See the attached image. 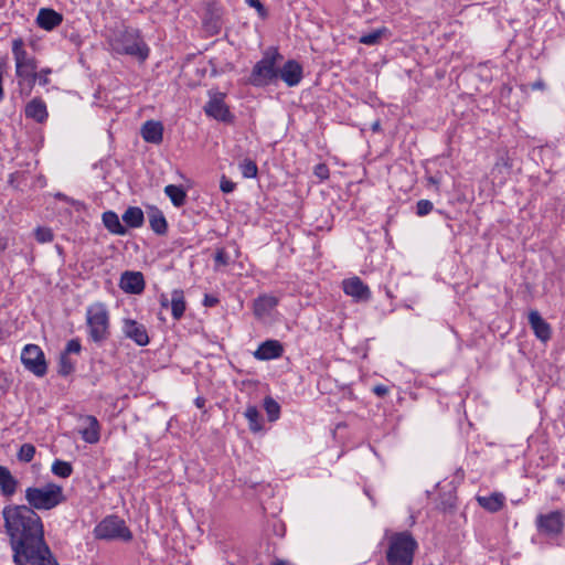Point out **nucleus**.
Here are the masks:
<instances>
[{"instance_id": "obj_1", "label": "nucleus", "mask_w": 565, "mask_h": 565, "mask_svg": "<svg viewBox=\"0 0 565 565\" xmlns=\"http://www.w3.org/2000/svg\"><path fill=\"white\" fill-rule=\"evenodd\" d=\"M15 565H58L44 539L41 516L25 504H9L2 510Z\"/></svg>"}, {"instance_id": "obj_2", "label": "nucleus", "mask_w": 565, "mask_h": 565, "mask_svg": "<svg viewBox=\"0 0 565 565\" xmlns=\"http://www.w3.org/2000/svg\"><path fill=\"white\" fill-rule=\"evenodd\" d=\"M26 508L36 510H52L64 503L66 497L63 493V487L54 482H47L42 487H29L25 489Z\"/></svg>"}, {"instance_id": "obj_3", "label": "nucleus", "mask_w": 565, "mask_h": 565, "mask_svg": "<svg viewBox=\"0 0 565 565\" xmlns=\"http://www.w3.org/2000/svg\"><path fill=\"white\" fill-rule=\"evenodd\" d=\"M282 55L275 46L268 47L262 58L254 65L248 77V84L254 87H265L278 79V64Z\"/></svg>"}, {"instance_id": "obj_4", "label": "nucleus", "mask_w": 565, "mask_h": 565, "mask_svg": "<svg viewBox=\"0 0 565 565\" xmlns=\"http://www.w3.org/2000/svg\"><path fill=\"white\" fill-rule=\"evenodd\" d=\"M418 547L417 541L408 531L393 533L388 537L386 562L388 565H413Z\"/></svg>"}, {"instance_id": "obj_5", "label": "nucleus", "mask_w": 565, "mask_h": 565, "mask_svg": "<svg viewBox=\"0 0 565 565\" xmlns=\"http://www.w3.org/2000/svg\"><path fill=\"white\" fill-rule=\"evenodd\" d=\"M111 45L116 53L132 56L141 63L150 54V47L145 42L141 32L135 28H125L120 31Z\"/></svg>"}, {"instance_id": "obj_6", "label": "nucleus", "mask_w": 565, "mask_h": 565, "mask_svg": "<svg viewBox=\"0 0 565 565\" xmlns=\"http://www.w3.org/2000/svg\"><path fill=\"white\" fill-rule=\"evenodd\" d=\"M24 43L21 38L12 41V53L15 61V73L20 79V84L26 82L31 89L36 82V62L24 50Z\"/></svg>"}, {"instance_id": "obj_7", "label": "nucleus", "mask_w": 565, "mask_h": 565, "mask_svg": "<svg viewBox=\"0 0 565 565\" xmlns=\"http://www.w3.org/2000/svg\"><path fill=\"white\" fill-rule=\"evenodd\" d=\"M86 323L92 341L104 342L109 337V313L104 303L97 302L87 308Z\"/></svg>"}, {"instance_id": "obj_8", "label": "nucleus", "mask_w": 565, "mask_h": 565, "mask_svg": "<svg viewBox=\"0 0 565 565\" xmlns=\"http://www.w3.org/2000/svg\"><path fill=\"white\" fill-rule=\"evenodd\" d=\"M94 536L102 541H121L132 540V533L126 525V522L118 515L105 516L94 529Z\"/></svg>"}, {"instance_id": "obj_9", "label": "nucleus", "mask_w": 565, "mask_h": 565, "mask_svg": "<svg viewBox=\"0 0 565 565\" xmlns=\"http://www.w3.org/2000/svg\"><path fill=\"white\" fill-rule=\"evenodd\" d=\"M535 525L540 533L556 537L561 535L565 526V512L555 510L548 513H541L535 519Z\"/></svg>"}, {"instance_id": "obj_10", "label": "nucleus", "mask_w": 565, "mask_h": 565, "mask_svg": "<svg viewBox=\"0 0 565 565\" xmlns=\"http://www.w3.org/2000/svg\"><path fill=\"white\" fill-rule=\"evenodd\" d=\"M23 366L38 377H43L47 372V364L42 349L36 344H26L21 352Z\"/></svg>"}, {"instance_id": "obj_11", "label": "nucleus", "mask_w": 565, "mask_h": 565, "mask_svg": "<svg viewBox=\"0 0 565 565\" xmlns=\"http://www.w3.org/2000/svg\"><path fill=\"white\" fill-rule=\"evenodd\" d=\"M122 332L139 347H145L150 341L146 327L134 319H124Z\"/></svg>"}, {"instance_id": "obj_12", "label": "nucleus", "mask_w": 565, "mask_h": 565, "mask_svg": "<svg viewBox=\"0 0 565 565\" xmlns=\"http://www.w3.org/2000/svg\"><path fill=\"white\" fill-rule=\"evenodd\" d=\"M278 78L288 87L297 86L303 76V70L296 60H288L281 67L278 66Z\"/></svg>"}, {"instance_id": "obj_13", "label": "nucleus", "mask_w": 565, "mask_h": 565, "mask_svg": "<svg viewBox=\"0 0 565 565\" xmlns=\"http://www.w3.org/2000/svg\"><path fill=\"white\" fill-rule=\"evenodd\" d=\"M345 295L354 298L356 301H369L371 299L370 288L360 277H352L342 281Z\"/></svg>"}, {"instance_id": "obj_14", "label": "nucleus", "mask_w": 565, "mask_h": 565, "mask_svg": "<svg viewBox=\"0 0 565 565\" xmlns=\"http://www.w3.org/2000/svg\"><path fill=\"white\" fill-rule=\"evenodd\" d=\"M204 110L206 115L223 122H230L233 119V115L225 105L222 94L211 98L205 105Z\"/></svg>"}, {"instance_id": "obj_15", "label": "nucleus", "mask_w": 565, "mask_h": 565, "mask_svg": "<svg viewBox=\"0 0 565 565\" xmlns=\"http://www.w3.org/2000/svg\"><path fill=\"white\" fill-rule=\"evenodd\" d=\"M119 287L126 294L139 295L145 290V278L140 271H125L121 274Z\"/></svg>"}, {"instance_id": "obj_16", "label": "nucleus", "mask_w": 565, "mask_h": 565, "mask_svg": "<svg viewBox=\"0 0 565 565\" xmlns=\"http://www.w3.org/2000/svg\"><path fill=\"white\" fill-rule=\"evenodd\" d=\"M284 347L278 340H266L262 342L254 352V356L259 361H268L281 356Z\"/></svg>"}, {"instance_id": "obj_17", "label": "nucleus", "mask_w": 565, "mask_h": 565, "mask_svg": "<svg viewBox=\"0 0 565 565\" xmlns=\"http://www.w3.org/2000/svg\"><path fill=\"white\" fill-rule=\"evenodd\" d=\"M529 323L535 337L542 342H547L552 337L551 326L541 317L540 312L532 310L529 313Z\"/></svg>"}, {"instance_id": "obj_18", "label": "nucleus", "mask_w": 565, "mask_h": 565, "mask_svg": "<svg viewBox=\"0 0 565 565\" xmlns=\"http://www.w3.org/2000/svg\"><path fill=\"white\" fill-rule=\"evenodd\" d=\"M140 135L146 142L160 145L163 140V125L158 120H147L141 126Z\"/></svg>"}, {"instance_id": "obj_19", "label": "nucleus", "mask_w": 565, "mask_h": 565, "mask_svg": "<svg viewBox=\"0 0 565 565\" xmlns=\"http://www.w3.org/2000/svg\"><path fill=\"white\" fill-rule=\"evenodd\" d=\"M82 420L87 424L78 430L84 441L87 444H97L100 439V425L97 418L93 415L82 417Z\"/></svg>"}, {"instance_id": "obj_20", "label": "nucleus", "mask_w": 565, "mask_h": 565, "mask_svg": "<svg viewBox=\"0 0 565 565\" xmlns=\"http://www.w3.org/2000/svg\"><path fill=\"white\" fill-rule=\"evenodd\" d=\"M63 21V15L50 8L39 10L36 23L40 28L51 31L58 26Z\"/></svg>"}, {"instance_id": "obj_21", "label": "nucleus", "mask_w": 565, "mask_h": 565, "mask_svg": "<svg viewBox=\"0 0 565 565\" xmlns=\"http://www.w3.org/2000/svg\"><path fill=\"white\" fill-rule=\"evenodd\" d=\"M102 222L106 230L118 236H125L128 233L127 227L121 223L119 216L114 211H106L102 214Z\"/></svg>"}, {"instance_id": "obj_22", "label": "nucleus", "mask_w": 565, "mask_h": 565, "mask_svg": "<svg viewBox=\"0 0 565 565\" xmlns=\"http://www.w3.org/2000/svg\"><path fill=\"white\" fill-rule=\"evenodd\" d=\"M25 116L36 122H44L49 116L45 103L40 98L30 100L25 106Z\"/></svg>"}, {"instance_id": "obj_23", "label": "nucleus", "mask_w": 565, "mask_h": 565, "mask_svg": "<svg viewBox=\"0 0 565 565\" xmlns=\"http://www.w3.org/2000/svg\"><path fill=\"white\" fill-rule=\"evenodd\" d=\"M18 487V480L12 476L11 471L4 467L0 466V492L3 497L10 498L12 497Z\"/></svg>"}, {"instance_id": "obj_24", "label": "nucleus", "mask_w": 565, "mask_h": 565, "mask_svg": "<svg viewBox=\"0 0 565 565\" xmlns=\"http://www.w3.org/2000/svg\"><path fill=\"white\" fill-rule=\"evenodd\" d=\"M477 501H478L479 505L481 508H483L484 510H487L491 513H495L503 508L505 497L500 492H494L487 497L479 495V497H477Z\"/></svg>"}, {"instance_id": "obj_25", "label": "nucleus", "mask_w": 565, "mask_h": 565, "mask_svg": "<svg viewBox=\"0 0 565 565\" xmlns=\"http://www.w3.org/2000/svg\"><path fill=\"white\" fill-rule=\"evenodd\" d=\"M278 305V298L271 295H262L254 301V313L256 317L268 315Z\"/></svg>"}, {"instance_id": "obj_26", "label": "nucleus", "mask_w": 565, "mask_h": 565, "mask_svg": "<svg viewBox=\"0 0 565 565\" xmlns=\"http://www.w3.org/2000/svg\"><path fill=\"white\" fill-rule=\"evenodd\" d=\"M121 220L127 228H139L145 223V215L140 207L129 206L121 215Z\"/></svg>"}, {"instance_id": "obj_27", "label": "nucleus", "mask_w": 565, "mask_h": 565, "mask_svg": "<svg viewBox=\"0 0 565 565\" xmlns=\"http://www.w3.org/2000/svg\"><path fill=\"white\" fill-rule=\"evenodd\" d=\"M148 218H149V225H150L151 230L157 235H166L167 234L168 223H167L166 216L159 209H157V207L151 209V211L148 213Z\"/></svg>"}, {"instance_id": "obj_28", "label": "nucleus", "mask_w": 565, "mask_h": 565, "mask_svg": "<svg viewBox=\"0 0 565 565\" xmlns=\"http://www.w3.org/2000/svg\"><path fill=\"white\" fill-rule=\"evenodd\" d=\"M171 312L174 320H180L186 309L184 292L182 289H174L171 294Z\"/></svg>"}, {"instance_id": "obj_29", "label": "nucleus", "mask_w": 565, "mask_h": 565, "mask_svg": "<svg viewBox=\"0 0 565 565\" xmlns=\"http://www.w3.org/2000/svg\"><path fill=\"white\" fill-rule=\"evenodd\" d=\"M166 195L171 200L172 204L177 207L182 206L185 203L186 194L185 191L174 184H169L164 188Z\"/></svg>"}, {"instance_id": "obj_30", "label": "nucleus", "mask_w": 565, "mask_h": 565, "mask_svg": "<svg viewBox=\"0 0 565 565\" xmlns=\"http://www.w3.org/2000/svg\"><path fill=\"white\" fill-rule=\"evenodd\" d=\"M245 417L248 420V427L253 433H258L263 429L262 416L256 406H248L245 411Z\"/></svg>"}, {"instance_id": "obj_31", "label": "nucleus", "mask_w": 565, "mask_h": 565, "mask_svg": "<svg viewBox=\"0 0 565 565\" xmlns=\"http://www.w3.org/2000/svg\"><path fill=\"white\" fill-rule=\"evenodd\" d=\"M387 33L388 30L386 28L376 29L367 34H363L359 42L365 45H377Z\"/></svg>"}, {"instance_id": "obj_32", "label": "nucleus", "mask_w": 565, "mask_h": 565, "mask_svg": "<svg viewBox=\"0 0 565 565\" xmlns=\"http://www.w3.org/2000/svg\"><path fill=\"white\" fill-rule=\"evenodd\" d=\"M53 475L60 478H68L73 473V466L60 459H56L51 467Z\"/></svg>"}, {"instance_id": "obj_33", "label": "nucleus", "mask_w": 565, "mask_h": 565, "mask_svg": "<svg viewBox=\"0 0 565 565\" xmlns=\"http://www.w3.org/2000/svg\"><path fill=\"white\" fill-rule=\"evenodd\" d=\"M264 408L266 411L269 422H275L279 418L280 406L273 397H270V396L265 397Z\"/></svg>"}, {"instance_id": "obj_34", "label": "nucleus", "mask_w": 565, "mask_h": 565, "mask_svg": "<svg viewBox=\"0 0 565 565\" xmlns=\"http://www.w3.org/2000/svg\"><path fill=\"white\" fill-rule=\"evenodd\" d=\"M239 169L242 175L246 179L256 178L258 173V168L255 161L250 159H245L239 163Z\"/></svg>"}, {"instance_id": "obj_35", "label": "nucleus", "mask_w": 565, "mask_h": 565, "mask_svg": "<svg viewBox=\"0 0 565 565\" xmlns=\"http://www.w3.org/2000/svg\"><path fill=\"white\" fill-rule=\"evenodd\" d=\"M75 369V363L66 354L60 355L58 360V374L62 376L70 375Z\"/></svg>"}, {"instance_id": "obj_36", "label": "nucleus", "mask_w": 565, "mask_h": 565, "mask_svg": "<svg viewBox=\"0 0 565 565\" xmlns=\"http://www.w3.org/2000/svg\"><path fill=\"white\" fill-rule=\"evenodd\" d=\"M35 456V447L32 444H23L18 451V459L22 462H31Z\"/></svg>"}, {"instance_id": "obj_37", "label": "nucleus", "mask_w": 565, "mask_h": 565, "mask_svg": "<svg viewBox=\"0 0 565 565\" xmlns=\"http://www.w3.org/2000/svg\"><path fill=\"white\" fill-rule=\"evenodd\" d=\"M34 234H35L36 241L42 244L50 243L54 238L53 232L49 227L39 226V227H36Z\"/></svg>"}, {"instance_id": "obj_38", "label": "nucleus", "mask_w": 565, "mask_h": 565, "mask_svg": "<svg viewBox=\"0 0 565 565\" xmlns=\"http://www.w3.org/2000/svg\"><path fill=\"white\" fill-rule=\"evenodd\" d=\"M434 209L433 203L429 200L422 199L416 203V214L418 216H425L430 213Z\"/></svg>"}, {"instance_id": "obj_39", "label": "nucleus", "mask_w": 565, "mask_h": 565, "mask_svg": "<svg viewBox=\"0 0 565 565\" xmlns=\"http://www.w3.org/2000/svg\"><path fill=\"white\" fill-rule=\"evenodd\" d=\"M82 350V345L78 339H72L67 342L65 350L62 354H66L67 356L72 353L78 354Z\"/></svg>"}, {"instance_id": "obj_40", "label": "nucleus", "mask_w": 565, "mask_h": 565, "mask_svg": "<svg viewBox=\"0 0 565 565\" xmlns=\"http://www.w3.org/2000/svg\"><path fill=\"white\" fill-rule=\"evenodd\" d=\"M214 262H215L216 267L228 265L230 258L224 248H218L216 250V253L214 255Z\"/></svg>"}, {"instance_id": "obj_41", "label": "nucleus", "mask_w": 565, "mask_h": 565, "mask_svg": "<svg viewBox=\"0 0 565 565\" xmlns=\"http://www.w3.org/2000/svg\"><path fill=\"white\" fill-rule=\"evenodd\" d=\"M245 2L250 8H254L262 19H265L268 15V12H267L266 8L264 7V4L259 0H245Z\"/></svg>"}, {"instance_id": "obj_42", "label": "nucleus", "mask_w": 565, "mask_h": 565, "mask_svg": "<svg viewBox=\"0 0 565 565\" xmlns=\"http://www.w3.org/2000/svg\"><path fill=\"white\" fill-rule=\"evenodd\" d=\"M313 173L317 178H319L320 180H326L329 178V168L327 164L324 163H318L316 167H315V170H313Z\"/></svg>"}, {"instance_id": "obj_43", "label": "nucleus", "mask_w": 565, "mask_h": 565, "mask_svg": "<svg viewBox=\"0 0 565 565\" xmlns=\"http://www.w3.org/2000/svg\"><path fill=\"white\" fill-rule=\"evenodd\" d=\"M236 184L225 175L221 178L220 189L223 193H231L235 190Z\"/></svg>"}, {"instance_id": "obj_44", "label": "nucleus", "mask_w": 565, "mask_h": 565, "mask_svg": "<svg viewBox=\"0 0 565 565\" xmlns=\"http://www.w3.org/2000/svg\"><path fill=\"white\" fill-rule=\"evenodd\" d=\"M373 393L379 397H384L388 394V387L384 384H377L372 388Z\"/></svg>"}, {"instance_id": "obj_45", "label": "nucleus", "mask_w": 565, "mask_h": 565, "mask_svg": "<svg viewBox=\"0 0 565 565\" xmlns=\"http://www.w3.org/2000/svg\"><path fill=\"white\" fill-rule=\"evenodd\" d=\"M51 73V70H42L41 73L38 74L36 81L40 85L45 86L49 83L47 75Z\"/></svg>"}, {"instance_id": "obj_46", "label": "nucleus", "mask_w": 565, "mask_h": 565, "mask_svg": "<svg viewBox=\"0 0 565 565\" xmlns=\"http://www.w3.org/2000/svg\"><path fill=\"white\" fill-rule=\"evenodd\" d=\"M218 303V299L215 296L206 294L203 299V305L205 307H214Z\"/></svg>"}, {"instance_id": "obj_47", "label": "nucleus", "mask_w": 565, "mask_h": 565, "mask_svg": "<svg viewBox=\"0 0 565 565\" xmlns=\"http://www.w3.org/2000/svg\"><path fill=\"white\" fill-rule=\"evenodd\" d=\"M530 86H531V89H533V90H543V89H545V83L542 79L535 81Z\"/></svg>"}, {"instance_id": "obj_48", "label": "nucleus", "mask_w": 565, "mask_h": 565, "mask_svg": "<svg viewBox=\"0 0 565 565\" xmlns=\"http://www.w3.org/2000/svg\"><path fill=\"white\" fill-rule=\"evenodd\" d=\"M170 301H171V299L169 300L166 295H161V297H160V305H161V307L168 308V306L171 305Z\"/></svg>"}, {"instance_id": "obj_49", "label": "nucleus", "mask_w": 565, "mask_h": 565, "mask_svg": "<svg viewBox=\"0 0 565 565\" xmlns=\"http://www.w3.org/2000/svg\"><path fill=\"white\" fill-rule=\"evenodd\" d=\"M271 565H294L287 561H282V559H276L275 562L271 563Z\"/></svg>"}, {"instance_id": "obj_50", "label": "nucleus", "mask_w": 565, "mask_h": 565, "mask_svg": "<svg viewBox=\"0 0 565 565\" xmlns=\"http://www.w3.org/2000/svg\"><path fill=\"white\" fill-rule=\"evenodd\" d=\"M3 88H2V71L0 70V102L3 99Z\"/></svg>"}, {"instance_id": "obj_51", "label": "nucleus", "mask_w": 565, "mask_h": 565, "mask_svg": "<svg viewBox=\"0 0 565 565\" xmlns=\"http://www.w3.org/2000/svg\"><path fill=\"white\" fill-rule=\"evenodd\" d=\"M427 180L431 184H438L439 183V180L436 177H429Z\"/></svg>"}, {"instance_id": "obj_52", "label": "nucleus", "mask_w": 565, "mask_h": 565, "mask_svg": "<svg viewBox=\"0 0 565 565\" xmlns=\"http://www.w3.org/2000/svg\"><path fill=\"white\" fill-rule=\"evenodd\" d=\"M372 129L374 131H377L380 129V122L379 121L374 122L373 126H372Z\"/></svg>"}, {"instance_id": "obj_53", "label": "nucleus", "mask_w": 565, "mask_h": 565, "mask_svg": "<svg viewBox=\"0 0 565 565\" xmlns=\"http://www.w3.org/2000/svg\"><path fill=\"white\" fill-rule=\"evenodd\" d=\"M7 247V243H1L0 242V250H4Z\"/></svg>"}, {"instance_id": "obj_54", "label": "nucleus", "mask_w": 565, "mask_h": 565, "mask_svg": "<svg viewBox=\"0 0 565 565\" xmlns=\"http://www.w3.org/2000/svg\"><path fill=\"white\" fill-rule=\"evenodd\" d=\"M196 403H198V405L200 406V404H201L200 398H196Z\"/></svg>"}, {"instance_id": "obj_55", "label": "nucleus", "mask_w": 565, "mask_h": 565, "mask_svg": "<svg viewBox=\"0 0 565 565\" xmlns=\"http://www.w3.org/2000/svg\"><path fill=\"white\" fill-rule=\"evenodd\" d=\"M196 403H198V405L200 406V404H201L200 398H196Z\"/></svg>"}]
</instances>
